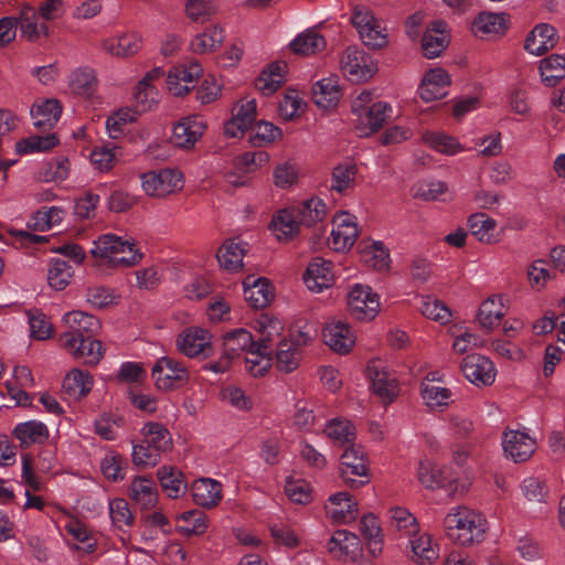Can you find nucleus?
<instances>
[{
	"mask_svg": "<svg viewBox=\"0 0 565 565\" xmlns=\"http://www.w3.org/2000/svg\"><path fill=\"white\" fill-rule=\"evenodd\" d=\"M256 118V100L254 98H243L234 107L233 117L224 126V134L236 138L253 127Z\"/></svg>",
	"mask_w": 565,
	"mask_h": 565,
	"instance_id": "4be33fe9",
	"label": "nucleus"
},
{
	"mask_svg": "<svg viewBox=\"0 0 565 565\" xmlns=\"http://www.w3.org/2000/svg\"><path fill=\"white\" fill-rule=\"evenodd\" d=\"M17 18L21 36L28 41L35 42L47 36L49 28L46 21L41 20L36 9L28 3L21 6Z\"/></svg>",
	"mask_w": 565,
	"mask_h": 565,
	"instance_id": "b1692460",
	"label": "nucleus"
},
{
	"mask_svg": "<svg viewBox=\"0 0 565 565\" xmlns=\"http://www.w3.org/2000/svg\"><path fill=\"white\" fill-rule=\"evenodd\" d=\"M465 377L477 386L491 385L497 375L493 362L480 354L467 355L461 363Z\"/></svg>",
	"mask_w": 565,
	"mask_h": 565,
	"instance_id": "a211bd4d",
	"label": "nucleus"
},
{
	"mask_svg": "<svg viewBox=\"0 0 565 565\" xmlns=\"http://www.w3.org/2000/svg\"><path fill=\"white\" fill-rule=\"evenodd\" d=\"M142 441L151 445L153 451L162 455L172 448V436L160 423L149 422L141 428Z\"/></svg>",
	"mask_w": 565,
	"mask_h": 565,
	"instance_id": "603ef678",
	"label": "nucleus"
},
{
	"mask_svg": "<svg viewBox=\"0 0 565 565\" xmlns=\"http://www.w3.org/2000/svg\"><path fill=\"white\" fill-rule=\"evenodd\" d=\"M540 75L546 86H555L565 77V56L562 54H551L540 61Z\"/></svg>",
	"mask_w": 565,
	"mask_h": 565,
	"instance_id": "4d7b16f0",
	"label": "nucleus"
},
{
	"mask_svg": "<svg viewBox=\"0 0 565 565\" xmlns=\"http://www.w3.org/2000/svg\"><path fill=\"white\" fill-rule=\"evenodd\" d=\"M367 374L373 392L380 396L383 402L392 403L398 394L396 377L380 361H373L369 364Z\"/></svg>",
	"mask_w": 565,
	"mask_h": 565,
	"instance_id": "aec40b11",
	"label": "nucleus"
},
{
	"mask_svg": "<svg viewBox=\"0 0 565 565\" xmlns=\"http://www.w3.org/2000/svg\"><path fill=\"white\" fill-rule=\"evenodd\" d=\"M89 255L97 266L110 269L132 267L142 258L134 242L111 233L94 239Z\"/></svg>",
	"mask_w": 565,
	"mask_h": 565,
	"instance_id": "7ed1b4c3",
	"label": "nucleus"
},
{
	"mask_svg": "<svg viewBox=\"0 0 565 565\" xmlns=\"http://www.w3.org/2000/svg\"><path fill=\"white\" fill-rule=\"evenodd\" d=\"M162 490L171 499H178L185 494L188 486L181 471L173 467L163 466L157 471Z\"/></svg>",
	"mask_w": 565,
	"mask_h": 565,
	"instance_id": "3c124183",
	"label": "nucleus"
},
{
	"mask_svg": "<svg viewBox=\"0 0 565 565\" xmlns=\"http://www.w3.org/2000/svg\"><path fill=\"white\" fill-rule=\"evenodd\" d=\"M507 15L504 13L481 12L472 22V32L478 36H492L503 34L507 30Z\"/></svg>",
	"mask_w": 565,
	"mask_h": 565,
	"instance_id": "79ce46f5",
	"label": "nucleus"
},
{
	"mask_svg": "<svg viewBox=\"0 0 565 565\" xmlns=\"http://www.w3.org/2000/svg\"><path fill=\"white\" fill-rule=\"evenodd\" d=\"M94 380L89 373L72 370L64 379L63 387L72 397L86 396L93 388Z\"/></svg>",
	"mask_w": 565,
	"mask_h": 565,
	"instance_id": "bf43d9fd",
	"label": "nucleus"
},
{
	"mask_svg": "<svg viewBox=\"0 0 565 565\" xmlns=\"http://www.w3.org/2000/svg\"><path fill=\"white\" fill-rule=\"evenodd\" d=\"M253 330L258 334L257 343L270 345L284 331L282 321L268 313H260L252 322Z\"/></svg>",
	"mask_w": 565,
	"mask_h": 565,
	"instance_id": "49530a36",
	"label": "nucleus"
},
{
	"mask_svg": "<svg viewBox=\"0 0 565 565\" xmlns=\"http://www.w3.org/2000/svg\"><path fill=\"white\" fill-rule=\"evenodd\" d=\"M243 287L245 300L254 308H265L274 299V287L267 278L247 276Z\"/></svg>",
	"mask_w": 565,
	"mask_h": 565,
	"instance_id": "cd10ccee",
	"label": "nucleus"
},
{
	"mask_svg": "<svg viewBox=\"0 0 565 565\" xmlns=\"http://www.w3.org/2000/svg\"><path fill=\"white\" fill-rule=\"evenodd\" d=\"M326 512L334 522L349 523L358 518V502L348 492H338L329 497Z\"/></svg>",
	"mask_w": 565,
	"mask_h": 565,
	"instance_id": "a878e982",
	"label": "nucleus"
},
{
	"mask_svg": "<svg viewBox=\"0 0 565 565\" xmlns=\"http://www.w3.org/2000/svg\"><path fill=\"white\" fill-rule=\"evenodd\" d=\"M359 236L356 217L348 212H339L332 218V231L328 246L335 252L350 249Z\"/></svg>",
	"mask_w": 565,
	"mask_h": 565,
	"instance_id": "9b49d317",
	"label": "nucleus"
},
{
	"mask_svg": "<svg viewBox=\"0 0 565 565\" xmlns=\"http://www.w3.org/2000/svg\"><path fill=\"white\" fill-rule=\"evenodd\" d=\"M13 434L22 447L42 444L49 437L47 427L39 420H28L15 426Z\"/></svg>",
	"mask_w": 565,
	"mask_h": 565,
	"instance_id": "5fc2aeb1",
	"label": "nucleus"
},
{
	"mask_svg": "<svg viewBox=\"0 0 565 565\" xmlns=\"http://www.w3.org/2000/svg\"><path fill=\"white\" fill-rule=\"evenodd\" d=\"M505 312L503 298L494 295L481 303L477 319L483 329L491 330L500 323Z\"/></svg>",
	"mask_w": 565,
	"mask_h": 565,
	"instance_id": "09e8293b",
	"label": "nucleus"
},
{
	"mask_svg": "<svg viewBox=\"0 0 565 565\" xmlns=\"http://www.w3.org/2000/svg\"><path fill=\"white\" fill-rule=\"evenodd\" d=\"M351 113L360 137H369L383 128L392 117L393 107L373 89H362L351 98Z\"/></svg>",
	"mask_w": 565,
	"mask_h": 565,
	"instance_id": "f257e3e1",
	"label": "nucleus"
},
{
	"mask_svg": "<svg viewBox=\"0 0 565 565\" xmlns=\"http://www.w3.org/2000/svg\"><path fill=\"white\" fill-rule=\"evenodd\" d=\"M141 189L150 198L163 199L183 188V173L179 169L164 168L140 175Z\"/></svg>",
	"mask_w": 565,
	"mask_h": 565,
	"instance_id": "423d86ee",
	"label": "nucleus"
},
{
	"mask_svg": "<svg viewBox=\"0 0 565 565\" xmlns=\"http://www.w3.org/2000/svg\"><path fill=\"white\" fill-rule=\"evenodd\" d=\"M423 142L430 149L445 156H456L465 151V146L452 137L441 131H425L422 136Z\"/></svg>",
	"mask_w": 565,
	"mask_h": 565,
	"instance_id": "8fccbe9b",
	"label": "nucleus"
},
{
	"mask_svg": "<svg viewBox=\"0 0 565 565\" xmlns=\"http://www.w3.org/2000/svg\"><path fill=\"white\" fill-rule=\"evenodd\" d=\"M361 260L375 270H386L390 267V252L381 241L363 239L360 242Z\"/></svg>",
	"mask_w": 565,
	"mask_h": 565,
	"instance_id": "473e14b6",
	"label": "nucleus"
},
{
	"mask_svg": "<svg viewBox=\"0 0 565 565\" xmlns=\"http://www.w3.org/2000/svg\"><path fill=\"white\" fill-rule=\"evenodd\" d=\"M315 104L323 109L334 107L340 99V87L337 77H328L318 81L312 87Z\"/></svg>",
	"mask_w": 565,
	"mask_h": 565,
	"instance_id": "de8ad7c7",
	"label": "nucleus"
},
{
	"mask_svg": "<svg viewBox=\"0 0 565 565\" xmlns=\"http://www.w3.org/2000/svg\"><path fill=\"white\" fill-rule=\"evenodd\" d=\"M206 128L207 124L202 116L183 117L174 125L171 141L177 148L191 150L202 138Z\"/></svg>",
	"mask_w": 565,
	"mask_h": 565,
	"instance_id": "ddd939ff",
	"label": "nucleus"
},
{
	"mask_svg": "<svg viewBox=\"0 0 565 565\" xmlns=\"http://www.w3.org/2000/svg\"><path fill=\"white\" fill-rule=\"evenodd\" d=\"M502 447L508 458L514 462H523L535 451L536 441L524 430L508 429L502 436Z\"/></svg>",
	"mask_w": 565,
	"mask_h": 565,
	"instance_id": "dca6fc26",
	"label": "nucleus"
},
{
	"mask_svg": "<svg viewBox=\"0 0 565 565\" xmlns=\"http://www.w3.org/2000/svg\"><path fill=\"white\" fill-rule=\"evenodd\" d=\"M450 84L449 73L441 67H434L423 75L417 94L425 103L435 102L448 95Z\"/></svg>",
	"mask_w": 565,
	"mask_h": 565,
	"instance_id": "f3484780",
	"label": "nucleus"
},
{
	"mask_svg": "<svg viewBox=\"0 0 565 565\" xmlns=\"http://www.w3.org/2000/svg\"><path fill=\"white\" fill-rule=\"evenodd\" d=\"M468 227L471 235L481 243L494 244L500 239L495 233L497 222L486 213L479 212L470 215Z\"/></svg>",
	"mask_w": 565,
	"mask_h": 565,
	"instance_id": "c03bdc74",
	"label": "nucleus"
},
{
	"mask_svg": "<svg viewBox=\"0 0 565 565\" xmlns=\"http://www.w3.org/2000/svg\"><path fill=\"white\" fill-rule=\"evenodd\" d=\"M142 40L138 33L128 32L107 38L102 43V49L116 57L135 55L141 49Z\"/></svg>",
	"mask_w": 565,
	"mask_h": 565,
	"instance_id": "c756f323",
	"label": "nucleus"
},
{
	"mask_svg": "<svg viewBox=\"0 0 565 565\" xmlns=\"http://www.w3.org/2000/svg\"><path fill=\"white\" fill-rule=\"evenodd\" d=\"M73 274V268L66 260L54 258L47 265V284L55 290H63L70 285Z\"/></svg>",
	"mask_w": 565,
	"mask_h": 565,
	"instance_id": "052dcab7",
	"label": "nucleus"
},
{
	"mask_svg": "<svg viewBox=\"0 0 565 565\" xmlns=\"http://www.w3.org/2000/svg\"><path fill=\"white\" fill-rule=\"evenodd\" d=\"M417 477L427 489L449 488L451 491H458V487H454L457 477L449 475L448 468L437 469L428 460L419 461Z\"/></svg>",
	"mask_w": 565,
	"mask_h": 565,
	"instance_id": "c85d7f7f",
	"label": "nucleus"
},
{
	"mask_svg": "<svg viewBox=\"0 0 565 565\" xmlns=\"http://www.w3.org/2000/svg\"><path fill=\"white\" fill-rule=\"evenodd\" d=\"M300 225L301 223L292 205L274 214L270 230L278 241H289L299 233Z\"/></svg>",
	"mask_w": 565,
	"mask_h": 565,
	"instance_id": "2f4dec72",
	"label": "nucleus"
},
{
	"mask_svg": "<svg viewBox=\"0 0 565 565\" xmlns=\"http://www.w3.org/2000/svg\"><path fill=\"white\" fill-rule=\"evenodd\" d=\"M557 42V30L548 23H540L527 34L524 49L532 55L541 56L554 49Z\"/></svg>",
	"mask_w": 565,
	"mask_h": 565,
	"instance_id": "393cba45",
	"label": "nucleus"
},
{
	"mask_svg": "<svg viewBox=\"0 0 565 565\" xmlns=\"http://www.w3.org/2000/svg\"><path fill=\"white\" fill-rule=\"evenodd\" d=\"M247 250V244L236 239L223 243L217 253V260L227 271H238L243 268V258Z\"/></svg>",
	"mask_w": 565,
	"mask_h": 565,
	"instance_id": "58836bf2",
	"label": "nucleus"
},
{
	"mask_svg": "<svg viewBox=\"0 0 565 565\" xmlns=\"http://www.w3.org/2000/svg\"><path fill=\"white\" fill-rule=\"evenodd\" d=\"M329 551L341 561L353 559L360 552V540L351 532L339 530L329 541Z\"/></svg>",
	"mask_w": 565,
	"mask_h": 565,
	"instance_id": "f704fd0d",
	"label": "nucleus"
},
{
	"mask_svg": "<svg viewBox=\"0 0 565 565\" xmlns=\"http://www.w3.org/2000/svg\"><path fill=\"white\" fill-rule=\"evenodd\" d=\"M127 462L125 458L114 451L107 452L100 460V470L103 476L113 482L125 479Z\"/></svg>",
	"mask_w": 565,
	"mask_h": 565,
	"instance_id": "338daca9",
	"label": "nucleus"
},
{
	"mask_svg": "<svg viewBox=\"0 0 565 565\" xmlns=\"http://www.w3.org/2000/svg\"><path fill=\"white\" fill-rule=\"evenodd\" d=\"M322 337L324 343L339 354L349 353L356 341V335L350 324L339 319H332L326 323Z\"/></svg>",
	"mask_w": 565,
	"mask_h": 565,
	"instance_id": "2eb2a0df",
	"label": "nucleus"
},
{
	"mask_svg": "<svg viewBox=\"0 0 565 565\" xmlns=\"http://www.w3.org/2000/svg\"><path fill=\"white\" fill-rule=\"evenodd\" d=\"M340 71L352 83H365L377 72L375 60L358 46L347 47L340 55Z\"/></svg>",
	"mask_w": 565,
	"mask_h": 565,
	"instance_id": "20e7f679",
	"label": "nucleus"
},
{
	"mask_svg": "<svg viewBox=\"0 0 565 565\" xmlns=\"http://www.w3.org/2000/svg\"><path fill=\"white\" fill-rule=\"evenodd\" d=\"M302 359V352L294 342L282 339L276 350L275 365L282 373L295 371Z\"/></svg>",
	"mask_w": 565,
	"mask_h": 565,
	"instance_id": "864d4df0",
	"label": "nucleus"
},
{
	"mask_svg": "<svg viewBox=\"0 0 565 565\" xmlns=\"http://www.w3.org/2000/svg\"><path fill=\"white\" fill-rule=\"evenodd\" d=\"M224 40L223 29L214 25L198 34L191 41V49L194 53L204 54L217 49Z\"/></svg>",
	"mask_w": 565,
	"mask_h": 565,
	"instance_id": "0e129e2a",
	"label": "nucleus"
},
{
	"mask_svg": "<svg viewBox=\"0 0 565 565\" xmlns=\"http://www.w3.org/2000/svg\"><path fill=\"white\" fill-rule=\"evenodd\" d=\"M139 111L132 107H121L108 116L106 128L113 139L119 138L126 126L135 122L139 117Z\"/></svg>",
	"mask_w": 565,
	"mask_h": 565,
	"instance_id": "680f3d73",
	"label": "nucleus"
},
{
	"mask_svg": "<svg viewBox=\"0 0 565 565\" xmlns=\"http://www.w3.org/2000/svg\"><path fill=\"white\" fill-rule=\"evenodd\" d=\"M177 349L190 359H206L212 354V334L199 327L183 330L175 340Z\"/></svg>",
	"mask_w": 565,
	"mask_h": 565,
	"instance_id": "9d476101",
	"label": "nucleus"
},
{
	"mask_svg": "<svg viewBox=\"0 0 565 565\" xmlns=\"http://www.w3.org/2000/svg\"><path fill=\"white\" fill-rule=\"evenodd\" d=\"M220 9L218 0H185V17L195 23H204L216 15Z\"/></svg>",
	"mask_w": 565,
	"mask_h": 565,
	"instance_id": "13d9d810",
	"label": "nucleus"
},
{
	"mask_svg": "<svg viewBox=\"0 0 565 565\" xmlns=\"http://www.w3.org/2000/svg\"><path fill=\"white\" fill-rule=\"evenodd\" d=\"M62 348L74 359L81 360L89 365L98 364L105 353L103 343L96 340L94 335L83 337L81 339L70 338Z\"/></svg>",
	"mask_w": 565,
	"mask_h": 565,
	"instance_id": "412c9836",
	"label": "nucleus"
},
{
	"mask_svg": "<svg viewBox=\"0 0 565 565\" xmlns=\"http://www.w3.org/2000/svg\"><path fill=\"white\" fill-rule=\"evenodd\" d=\"M450 41L448 25L440 20L429 24L422 38V51L425 57L436 58L448 46Z\"/></svg>",
	"mask_w": 565,
	"mask_h": 565,
	"instance_id": "5701e85b",
	"label": "nucleus"
},
{
	"mask_svg": "<svg viewBox=\"0 0 565 565\" xmlns=\"http://www.w3.org/2000/svg\"><path fill=\"white\" fill-rule=\"evenodd\" d=\"M326 46V39L313 28L301 32L289 43L291 52L301 56L318 54L322 52Z\"/></svg>",
	"mask_w": 565,
	"mask_h": 565,
	"instance_id": "4c0bfd02",
	"label": "nucleus"
},
{
	"mask_svg": "<svg viewBox=\"0 0 565 565\" xmlns=\"http://www.w3.org/2000/svg\"><path fill=\"white\" fill-rule=\"evenodd\" d=\"M380 296L363 284H354L348 292V309L359 321H371L380 312Z\"/></svg>",
	"mask_w": 565,
	"mask_h": 565,
	"instance_id": "0eeeda50",
	"label": "nucleus"
},
{
	"mask_svg": "<svg viewBox=\"0 0 565 565\" xmlns=\"http://www.w3.org/2000/svg\"><path fill=\"white\" fill-rule=\"evenodd\" d=\"M339 469L341 478L351 488H360L369 482L366 458L360 445L345 447Z\"/></svg>",
	"mask_w": 565,
	"mask_h": 565,
	"instance_id": "6e6552de",
	"label": "nucleus"
},
{
	"mask_svg": "<svg viewBox=\"0 0 565 565\" xmlns=\"http://www.w3.org/2000/svg\"><path fill=\"white\" fill-rule=\"evenodd\" d=\"M419 309L426 318L439 322L440 324H446L450 321V309L444 302L430 296H423L420 298Z\"/></svg>",
	"mask_w": 565,
	"mask_h": 565,
	"instance_id": "774afa93",
	"label": "nucleus"
},
{
	"mask_svg": "<svg viewBox=\"0 0 565 565\" xmlns=\"http://www.w3.org/2000/svg\"><path fill=\"white\" fill-rule=\"evenodd\" d=\"M273 350L270 345L255 343L245 353V369L253 376H263L270 369Z\"/></svg>",
	"mask_w": 565,
	"mask_h": 565,
	"instance_id": "e433bc0d",
	"label": "nucleus"
},
{
	"mask_svg": "<svg viewBox=\"0 0 565 565\" xmlns=\"http://www.w3.org/2000/svg\"><path fill=\"white\" fill-rule=\"evenodd\" d=\"M203 68L196 62L173 66L167 75V88L173 96L181 97L193 89L202 75Z\"/></svg>",
	"mask_w": 565,
	"mask_h": 565,
	"instance_id": "f8f14e48",
	"label": "nucleus"
},
{
	"mask_svg": "<svg viewBox=\"0 0 565 565\" xmlns=\"http://www.w3.org/2000/svg\"><path fill=\"white\" fill-rule=\"evenodd\" d=\"M62 321L67 330L60 335L61 347L66 344L70 338L95 335L100 329V322L96 317L79 310L66 312Z\"/></svg>",
	"mask_w": 565,
	"mask_h": 565,
	"instance_id": "4468645a",
	"label": "nucleus"
},
{
	"mask_svg": "<svg viewBox=\"0 0 565 565\" xmlns=\"http://www.w3.org/2000/svg\"><path fill=\"white\" fill-rule=\"evenodd\" d=\"M351 23L366 46L382 49L387 45L388 39L383 22L367 7L355 6L351 14Z\"/></svg>",
	"mask_w": 565,
	"mask_h": 565,
	"instance_id": "39448f33",
	"label": "nucleus"
},
{
	"mask_svg": "<svg viewBox=\"0 0 565 565\" xmlns=\"http://www.w3.org/2000/svg\"><path fill=\"white\" fill-rule=\"evenodd\" d=\"M62 106L55 98L36 100L31 108L33 125L40 129H51L58 121Z\"/></svg>",
	"mask_w": 565,
	"mask_h": 565,
	"instance_id": "72a5a7b5",
	"label": "nucleus"
},
{
	"mask_svg": "<svg viewBox=\"0 0 565 565\" xmlns=\"http://www.w3.org/2000/svg\"><path fill=\"white\" fill-rule=\"evenodd\" d=\"M161 67H154L147 72L139 81L134 92L136 109L139 113L150 111L157 107L160 100V94L153 83L163 76Z\"/></svg>",
	"mask_w": 565,
	"mask_h": 565,
	"instance_id": "6ab92c4d",
	"label": "nucleus"
},
{
	"mask_svg": "<svg viewBox=\"0 0 565 565\" xmlns=\"http://www.w3.org/2000/svg\"><path fill=\"white\" fill-rule=\"evenodd\" d=\"M68 87L72 93L89 97L97 88L95 72L89 67H78L68 76Z\"/></svg>",
	"mask_w": 565,
	"mask_h": 565,
	"instance_id": "6e6d98bb",
	"label": "nucleus"
},
{
	"mask_svg": "<svg viewBox=\"0 0 565 565\" xmlns=\"http://www.w3.org/2000/svg\"><path fill=\"white\" fill-rule=\"evenodd\" d=\"M66 532L78 543L74 548L84 553H93L97 547V540L94 533L82 522L75 520L65 525Z\"/></svg>",
	"mask_w": 565,
	"mask_h": 565,
	"instance_id": "69168bd1",
	"label": "nucleus"
},
{
	"mask_svg": "<svg viewBox=\"0 0 565 565\" xmlns=\"http://www.w3.org/2000/svg\"><path fill=\"white\" fill-rule=\"evenodd\" d=\"M409 545L414 562L419 565H430L439 557L438 545L433 543L428 533H418L416 531L409 535Z\"/></svg>",
	"mask_w": 565,
	"mask_h": 565,
	"instance_id": "c9c22d12",
	"label": "nucleus"
},
{
	"mask_svg": "<svg viewBox=\"0 0 565 565\" xmlns=\"http://www.w3.org/2000/svg\"><path fill=\"white\" fill-rule=\"evenodd\" d=\"M285 64H273L259 75L256 82V88L263 95H271L275 93L285 81Z\"/></svg>",
	"mask_w": 565,
	"mask_h": 565,
	"instance_id": "e2e57ef3",
	"label": "nucleus"
},
{
	"mask_svg": "<svg viewBox=\"0 0 565 565\" xmlns=\"http://www.w3.org/2000/svg\"><path fill=\"white\" fill-rule=\"evenodd\" d=\"M294 207L301 225L305 226H312L322 222L328 213L326 203L318 196L306 199L294 205Z\"/></svg>",
	"mask_w": 565,
	"mask_h": 565,
	"instance_id": "a18cd8bd",
	"label": "nucleus"
},
{
	"mask_svg": "<svg viewBox=\"0 0 565 565\" xmlns=\"http://www.w3.org/2000/svg\"><path fill=\"white\" fill-rule=\"evenodd\" d=\"M443 529L449 540L462 546H472L483 541L488 525L479 511L457 505L445 515Z\"/></svg>",
	"mask_w": 565,
	"mask_h": 565,
	"instance_id": "f03ea898",
	"label": "nucleus"
},
{
	"mask_svg": "<svg viewBox=\"0 0 565 565\" xmlns=\"http://www.w3.org/2000/svg\"><path fill=\"white\" fill-rule=\"evenodd\" d=\"M323 434L338 446H350L356 437L355 426L347 418L335 417L328 420Z\"/></svg>",
	"mask_w": 565,
	"mask_h": 565,
	"instance_id": "ea45409f",
	"label": "nucleus"
},
{
	"mask_svg": "<svg viewBox=\"0 0 565 565\" xmlns=\"http://www.w3.org/2000/svg\"><path fill=\"white\" fill-rule=\"evenodd\" d=\"M255 341L252 333L246 329L231 330L223 335V352L234 361L241 354H245Z\"/></svg>",
	"mask_w": 565,
	"mask_h": 565,
	"instance_id": "a19ab883",
	"label": "nucleus"
},
{
	"mask_svg": "<svg viewBox=\"0 0 565 565\" xmlns=\"http://www.w3.org/2000/svg\"><path fill=\"white\" fill-rule=\"evenodd\" d=\"M333 279L331 262L321 257L313 258L303 275L306 286L315 292L329 288L333 284Z\"/></svg>",
	"mask_w": 565,
	"mask_h": 565,
	"instance_id": "bb28decb",
	"label": "nucleus"
},
{
	"mask_svg": "<svg viewBox=\"0 0 565 565\" xmlns=\"http://www.w3.org/2000/svg\"><path fill=\"white\" fill-rule=\"evenodd\" d=\"M130 498L143 509H151L158 501L156 482L146 477H136L130 483Z\"/></svg>",
	"mask_w": 565,
	"mask_h": 565,
	"instance_id": "37998d69",
	"label": "nucleus"
},
{
	"mask_svg": "<svg viewBox=\"0 0 565 565\" xmlns=\"http://www.w3.org/2000/svg\"><path fill=\"white\" fill-rule=\"evenodd\" d=\"M191 494L198 505L211 509L222 500V484L211 478H201L192 483Z\"/></svg>",
	"mask_w": 565,
	"mask_h": 565,
	"instance_id": "7c9ffc66",
	"label": "nucleus"
},
{
	"mask_svg": "<svg viewBox=\"0 0 565 565\" xmlns=\"http://www.w3.org/2000/svg\"><path fill=\"white\" fill-rule=\"evenodd\" d=\"M152 377L159 390L171 391L186 384L190 372L183 363L171 356H163L153 365Z\"/></svg>",
	"mask_w": 565,
	"mask_h": 565,
	"instance_id": "1a4fd4ad",
	"label": "nucleus"
}]
</instances>
